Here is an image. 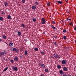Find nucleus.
<instances>
[{
	"label": "nucleus",
	"instance_id": "1",
	"mask_svg": "<svg viewBox=\"0 0 76 76\" xmlns=\"http://www.w3.org/2000/svg\"><path fill=\"white\" fill-rule=\"evenodd\" d=\"M7 54V52L6 51H4V52H1L0 53V56L1 57H3L4 56V54Z\"/></svg>",
	"mask_w": 76,
	"mask_h": 76
},
{
	"label": "nucleus",
	"instance_id": "2",
	"mask_svg": "<svg viewBox=\"0 0 76 76\" xmlns=\"http://www.w3.org/2000/svg\"><path fill=\"white\" fill-rule=\"evenodd\" d=\"M53 56L55 58H56V59H57L58 58H60V55L58 54H56V53L54 54Z\"/></svg>",
	"mask_w": 76,
	"mask_h": 76
},
{
	"label": "nucleus",
	"instance_id": "3",
	"mask_svg": "<svg viewBox=\"0 0 76 76\" xmlns=\"http://www.w3.org/2000/svg\"><path fill=\"white\" fill-rule=\"evenodd\" d=\"M66 60H63L61 62H62V64L64 65V64H66Z\"/></svg>",
	"mask_w": 76,
	"mask_h": 76
},
{
	"label": "nucleus",
	"instance_id": "4",
	"mask_svg": "<svg viewBox=\"0 0 76 76\" xmlns=\"http://www.w3.org/2000/svg\"><path fill=\"white\" fill-rule=\"evenodd\" d=\"M12 69L13 70H15V71H17L18 70V68L15 66H12Z\"/></svg>",
	"mask_w": 76,
	"mask_h": 76
},
{
	"label": "nucleus",
	"instance_id": "5",
	"mask_svg": "<svg viewBox=\"0 0 76 76\" xmlns=\"http://www.w3.org/2000/svg\"><path fill=\"white\" fill-rule=\"evenodd\" d=\"M12 51H15V52H16V53H19V50H18V49H16V48H13Z\"/></svg>",
	"mask_w": 76,
	"mask_h": 76
},
{
	"label": "nucleus",
	"instance_id": "6",
	"mask_svg": "<svg viewBox=\"0 0 76 76\" xmlns=\"http://www.w3.org/2000/svg\"><path fill=\"white\" fill-rule=\"evenodd\" d=\"M14 60L15 61H18V57L17 56H15L14 58Z\"/></svg>",
	"mask_w": 76,
	"mask_h": 76
},
{
	"label": "nucleus",
	"instance_id": "7",
	"mask_svg": "<svg viewBox=\"0 0 76 76\" xmlns=\"http://www.w3.org/2000/svg\"><path fill=\"white\" fill-rule=\"evenodd\" d=\"M63 69L64 72H67V70H68V69L66 68V67H64L63 68Z\"/></svg>",
	"mask_w": 76,
	"mask_h": 76
},
{
	"label": "nucleus",
	"instance_id": "8",
	"mask_svg": "<svg viewBox=\"0 0 76 76\" xmlns=\"http://www.w3.org/2000/svg\"><path fill=\"white\" fill-rule=\"evenodd\" d=\"M4 4L5 6H6V7H7L8 6H9V4L7 3V2H5L4 3Z\"/></svg>",
	"mask_w": 76,
	"mask_h": 76
},
{
	"label": "nucleus",
	"instance_id": "9",
	"mask_svg": "<svg viewBox=\"0 0 76 76\" xmlns=\"http://www.w3.org/2000/svg\"><path fill=\"white\" fill-rule=\"evenodd\" d=\"M9 46L10 47H13V43H11V42L9 43Z\"/></svg>",
	"mask_w": 76,
	"mask_h": 76
},
{
	"label": "nucleus",
	"instance_id": "10",
	"mask_svg": "<svg viewBox=\"0 0 76 76\" xmlns=\"http://www.w3.org/2000/svg\"><path fill=\"white\" fill-rule=\"evenodd\" d=\"M36 7H36V6H35L34 5L32 6L31 7V8H32V9H34V10L36 9Z\"/></svg>",
	"mask_w": 76,
	"mask_h": 76
},
{
	"label": "nucleus",
	"instance_id": "11",
	"mask_svg": "<svg viewBox=\"0 0 76 76\" xmlns=\"http://www.w3.org/2000/svg\"><path fill=\"white\" fill-rule=\"evenodd\" d=\"M56 2H57L58 4H62V1H56Z\"/></svg>",
	"mask_w": 76,
	"mask_h": 76
},
{
	"label": "nucleus",
	"instance_id": "12",
	"mask_svg": "<svg viewBox=\"0 0 76 76\" xmlns=\"http://www.w3.org/2000/svg\"><path fill=\"white\" fill-rule=\"evenodd\" d=\"M21 34H22V33H21V32L18 31V36H20V35H21Z\"/></svg>",
	"mask_w": 76,
	"mask_h": 76
},
{
	"label": "nucleus",
	"instance_id": "13",
	"mask_svg": "<svg viewBox=\"0 0 76 76\" xmlns=\"http://www.w3.org/2000/svg\"><path fill=\"white\" fill-rule=\"evenodd\" d=\"M7 18L8 19H11V16H10V15H8Z\"/></svg>",
	"mask_w": 76,
	"mask_h": 76
},
{
	"label": "nucleus",
	"instance_id": "14",
	"mask_svg": "<svg viewBox=\"0 0 76 76\" xmlns=\"http://www.w3.org/2000/svg\"><path fill=\"white\" fill-rule=\"evenodd\" d=\"M41 66H42L43 69L44 68H45V65H44V64H42V65Z\"/></svg>",
	"mask_w": 76,
	"mask_h": 76
},
{
	"label": "nucleus",
	"instance_id": "15",
	"mask_svg": "<svg viewBox=\"0 0 76 76\" xmlns=\"http://www.w3.org/2000/svg\"><path fill=\"white\" fill-rule=\"evenodd\" d=\"M63 71L62 70H61L60 71H59V73H60L61 74V75H62V74H63Z\"/></svg>",
	"mask_w": 76,
	"mask_h": 76
},
{
	"label": "nucleus",
	"instance_id": "16",
	"mask_svg": "<svg viewBox=\"0 0 76 76\" xmlns=\"http://www.w3.org/2000/svg\"><path fill=\"white\" fill-rule=\"evenodd\" d=\"M2 38L4 39H6V36L5 35H3L2 36Z\"/></svg>",
	"mask_w": 76,
	"mask_h": 76
},
{
	"label": "nucleus",
	"instance_id": "17",
	"mask_svg": "<svg viewBox=\"0 0 76 76\" xmlns=\"http://www.w3.org/2000/svg\"><path fill=\"white\" fill-rule=\"evenodd\" d=\"M34 4H35L36 5H38V4H39V3H38V2L37 1H35L34 2Z\"/></svg>",
	"mask_w": 76,
	"mask_h": 76
},
{
	"label": "nucleus",
	"instance_id": "18",
	"mask_svg": "<svg viewBox=\"0 0 76 76\" xmlns=\"http://www.w3.org/2000/svg\"><path fill=\"white\" fill-rule=\"evenodd\" d=\"M51 26L52 27V28L53 29H55V28H55V27L53 26V24H51Z\"/></svg>",
	"mask_w": 76,
	"mask_h": 76
},
{
	"label": "nucleus",
	"instance_id": "19",
	"mask_svg": "<svg viewBox=\"0 0 76 76\" xmlns=\"http://www.w3.org/2000/svg\"><path fill=\"white\" fill-rule=\"evenodd\" d=\"M8 67H7L5 69H4L3 70V72H5V71H6V70H7V69H8Z\"/></svg>",
	"mask_w": 76,
	"mask_h": 76
},
{
	"label": "nucleus",
	"instance_id": "20",
	"mask_svg": "<svg viewBox=\"0 0 76 76\" xmlns=\"http://www.w3.org/2000/svg\"><path fill=\"white\" fill-rule=\"evenodd\" d=\"M45 72H46V73H48V69H46L45 70Z\"/></svg>",
	"mask_w": 76,
	"mask_h": 76
},
{
	"label": "nucleus",
	"instance_id": "21",
	"mask_svg": "<svg viewBox=\"0 0 76 76\" xmlns=\"http://www.w3.org/2000/svg\"><path fill=\"white\" fill-rule=\"evenodd\" d=\"M47 5L48 6H50V2H48V3H47Z\"/></svg>",
	"mask_w": 76,
	"mask_h": 76
},
{
	"label": "nucleus",
	"instance_id": "22",
	"mask_svg": "<svg viewBox=\"0 0 76 76\" xmlns=\"http://www.w3.org/2000/svg\"><path fill=\"white\" fill-rule=\"evenodd\" d=\"M21 26H22V28H25V25H24L23 24H22L21 25Z\"/></svg>",
	"mask_w": 76,
	"mask_h": 76
},
{
	"label": "nucleus",
	"instance_id": "23",
	"mask_svg": "<svg viewBox=\"0 0 76 76\" xmlns=\"http://www.w3.org/2000/svg\"><path fill=\"white\" fill-rule=\"evenodd\" d=\"M34 50H35V51H38V49L37 48H35Z\"/></svg>",
	"mask_w": 76,
	"mask_h": 76
},
{
	"label": "nucleus",
	"instance_id": "24",
	"mask_svg": "<svg viewBox=\"0 0 76 76\" xmlns=\"http://www.w3.org/2000/svg\"><path fill=\"white\" fill-rule=\"evenodd\" d=\"M45 22H45V21H42V25H44V24H45Z\"/></svg>",
	"mask_w": 76,
	"mask_h": 76
},
{
	"label": "nucleus",
	"instance_id": "25",
	"mask_svg": "<svg viewBox=\"0 0 76 76\" xmlns=\"http://www.w3.org/2000/svg\"><path fill=\"white\" fill-rule=\"evenodd\" d=\"M41 53L43 55H44L45 54V52H43V51H42L41 52Z\"/></svg>",
	"mask_w": 76,
	"mask_h": 76
},
{
	"label": "nucleus",
	"instance_id": "26",
	"mask_svg": "<svg viewBox=\"0 0 76 76\" xmlns=\"http://www.w3.org/2000/svg\"><path fill=\"white\" fill-rule=\"evenodd\" d=\"M63 38L64 39H67V37H66V36H63Z\"/></svg>",
	"mask_w": 76,
	"mask_h": 76
},
{
	"label": "nucleus",
	"instance_id": "27",
	"mask_svg": "<svg viewBox=\"0 0 76 76\" xmlns=\"http://www.w3.org/2000/svg\"><path fill=\"white\" fill-rule=\"evenodd\" d=\"M28 53V51L27 50H26L25 51V55H27V53Z\"/></svg>",
	"mask_w": 76,
	"mask_h": 76
},
{
	"label": "nucleus",
	"instance_id": "28",
	"mask_svg": "<svg viewBox=\"0 0 76 76\" xmlns=\"http://www.w3.org/2000/svg\"><path fill=\"white\" fill-rule=\"evenodd\" d=\"M10 61L11 62V63H14V61H13V60H10Z\"/></svg>",
	"mask_w": 76,
	"mask_h": 76
},
{
	"label": "nucleus",
	"instance_id": "29",
	"mask_svg": "<svg viewBox=\"0 0 76 76\" xmlns=\"http://www.w3.org/2000/svg\"><path fill=\"white\" fill-rule=\"evenodd\" d=\"M1 13L2 15H4L5 14L4 12H3V11H2V12H1Z\"/></svg>",
	"mask_w": 76,
	"mask_h": 76
},
{
	"label": "nucleus",
	"instance_id": "30",
	"mask_svg": "<svg viewBox=\"0 0 76 76\" xmlns=\"http://www.w3.org/2000/svg\"><path fill=\"white\" fill-rule=\"evenodd\" d=\"M3 17H0V20L1 21L3 20Z\"/></svg>",
	"mask_w": 76,
	"mask_h": 76
},
{
	"label": "nucleus",
	"instance_id": "31",
	"mask_svg": "<svg viewBox=\"0 0 76 76\" xmlns=\"http://www.w3.org/2000/svg\"><path fill=\"white\" fill-rule=\"evenodd\" d=\"M33 22H36V18H34L32 19Z\"/></svg>",
	"mask_w": 76,
	"mask_h": 76
},
{
	"label": "nucleus",
	"instance_id": "32",
	"mask_svg": "<svg viewBox=\"0 0 76 76\" xmlns=\"http://www.w3.org/2000/svg\"><path fill=\"white\" fill-rule=\"evenodd\" d=\"M42 20V21H45V20L44 19V18H42L41 19Z\"/></svg>",
	"mask_w": 76,
	"mask_h": 76
},
{
	"label": "nucleus",
	"instance_id": "33",
	"mask_svg": "<svg viewBox=\"0 0 76 76\" xmlns=\"http://www.w3.org/2000/svg\"><path fill=\"white\" fill-rule=\"evenodd\" d=\"M26 0H22V2L23 3H25Z\"/></svg>",
	"mask_w": 76,
	"mask_h": 76
},
{
	"label": "nucleus",
	"instance_id": "34",
	"mask_svg": "<svg viewBox=\"0 0 76 76\" xmlns=\"http://www.w3.org/2000/svg\"><path fill=\"white\" fill-rule=\"evenodd\" d=\"M57 67L58 69H60L61 68V66L60 65L57 66Z\"/></svg>",
	"mask_w": 76,
	"mask_h": 76
},
{
	"label": "nucleus",
	"instance_id": "35",
	"mask_svg": "<svg viewBox=\"0 0 76 76\" xmlns=\"http://www.w3.org/2000/svg\"><path fill=\"white\" fill-rule=\"evenodd\" d=\"M39 66H41L42 65V64L41 63H39Z\"/></svg>",
	"mask_w": 76,
	"mask_h": 76
},
{
	"label": "nucleus",
	"instance_id": "36",
	"mask_svg": "<svg viewBox=\"0 0 76 76\" xmlns=\"http://www.w3.org/2000/svg\"><path fill=\"white\" fill-rule=\"evenodd\" d=\"M63 76H68L66 74H63Z\"/></svg>",
	"mask_w": 76,
	"mask_h": 76
},
{
	"label": "nucleus",
	"instance_id": "37",
	"mask_svg": "<svg viewBox=\"0 0 76 76\" xmlns=\"http://www.w3.org/2000/svg\"><path fill=\"white\" fill-rule=\"evenodd\" d=\"M57 42H54V45H56V46H57Z\"/></svg>",
	"mask_w": 76,
	"mask_h": 76
},
{
	"label": "nucleus",
	"instance_id": "38",
	"mask_svg": "<svg viewBox=\"0 0 76 76\" xmlns=\"http://www.w3.org/2000/svg\"><path fill=\"white\" fill-rule=\"evenodd\" d=\"M63 32H64V33L66 32V29H64L63 30Z\"/></svg>",
	"mask_w": 76,
	"mask_h": 76
},
{
	"label": "nucleus",
	"instance_id": "39",
	"mask_svg": "<svg viewBox=\"0 0 76 76\" xmlns=\"http://www.w3.org/2000/svg\"><path fill=\"white\" fill-rule=\"evenodd\" d=\"M70 19V18H67V21H69V20Z\"/></svg>",
	"mask_w": 76,
	"mask_h": 76
},
{
	"label": "nucleus",
	"instance_id": "40",
	"mask_svg": "<svg viewBox=\"0 0 76 76\" xmlns=\"http://www.w3.org/2000/svg\"><path fill=\"white\" fill-rule=\"evenodd\" d=\"M24 40L26 42H27V41H28V39H24Z\"/></svg>",
	"mask_w": 76,
	"mask_h": 76
},
{
	"label": "nucleus",
	"instance_id": "41",
	"mask_svg": "<svg viewBox=\"0 0 76 76\" xmlns=\"http://www.w3.org/2000/svg\"><path fill=\"white\" fill-rule=\"evenodd\" d=\"M54 37V38L55 39L56 38H57V35H55L54 36H53Z\"/></svg>",
	"mask_w": 76,
	"mask_h": 76
},
{
	"label": "nucleus",
	"instance_id": "42",
	"mask_svg": "<svg viewBox=\"0 0 76 76\" xmlns=\"http://www.w3.org/2000/svg\"><path fill=\"white\" fill-rule=\"evenodd\" d=\"M52 23H53V24H55L56 23V22L54 21H53Z\"/></svg>",
	"mask_w": 76,
	"mask_h": 76
},
{
	"label": "nucleus",
	"instance_id": "43",
	"mask_svg": "<svg viewBox=\"0 0 76 76\" xmlns=\"http://www.w3.org/2000/svg\"><path fill=\"white\" fill-rule=\"evenodd\" d=\"M65 1L66 2V3H67L68 2V0H65Z\"/></svg>",
	"mask_w": 76,
	"mask_h": 76
},
{
	"label": "nucleus",
	"instance_id": "44",
	"mask_svg": "<svg viewBox=\"0 0 76 76\" xmlns=\"http://www.w3.org/2000/svg\"><path fill=\"white\" fill-rule=\"evenodd\" d=\"M72 25V23H69V25L70 26H71V25Z\"/></svg>",
	"mask_w": 76,
	"mask_h": 76
},
{
	"label": "nucleus",
	"instance_id": "45",
	"mask_svg": "<svg viewBox=\"0 0 76 76\" xmlns=\"http://www.w3.org/2000/svg\"><path fill=\"white\" fill-rule=\"evenodd\" d=\"M27 73L29 75H30V72H27Z\"/></svg>",
	"mask_w": 76,
	"mask_h": 76
},
{
	"label": "nucleus",
	"instance_id": "46",
	"mask_svg": "<svg viewBox=\"0 0 76 76\" xmlns=\"http://www.w3.org/2000/svg\"><path fill=\"white\" fill-rule=\"evenodd\" d=\"M75 31H76V26H75L74 28Z\"/></svg>",
	"mask_w": 76,
	"mask_h": 76
},
{
	"label": "nucleus",
	"instance_id": "47",
	"mask_svg": "<svg viewBox=\"0 0 76 76\" xmlns=\"http://www.w3.org/2000/svg\"><path fill=\"white\" fill-rule=\"evenodd\" d=\"M0 41H3V40H2V39H0Z\"/></svg>",
	"mask_w": 76,
	"mask_h": 76
},
{
	"label": "nucleus",
	"instance_id": "48",
	"mask_svg": "<svg viewBox=\"0 0 76 76\" xmlns=\"http://www.w3.org/2000/svg\"><path fill=\"white\" fill-rule=\"evenodd\" d=\"M50 57L51 58H54V57H53V56H51Z\"/></svg>",
	"mask_w": 76,
	"mask_h": 76
},
{
	"label": "nucleus",
	"instance_id": "49",
	"mask_svg": "<svg viewBox=\"0 0 76 76\" xmlns=\"http://www.w3.org/2000/svg\"><path fill=\"white\" fill-rule=\"evenodd\" d=\"M40 76H44V75H43V74H41Z\"/></svg>",
	"mask_w": 76,
	"mask_h": 76
},
{
	"label": "nucleus",
	"instance_id": "50",
	"mask_svg": "<svg viewBox=\"0 0 76 76\" xmlns=\"http://www.w3.org/2000/svg\"><path fill=\"white\" fill-rule=\"evenodd\" d=\"M71 20H71V19L70 18V19H69V22H70V21H71Z\"/></svg>",
	"mask_w": 76,
	"mask_h": 76
},
{
	"label": "nucleus",
	"instance_id": "51",
	"mask_svg": "<svg viewBox=\"0 0 76 76\" xmlns=\"http://www.w3.org/2000/svg\"><path fill=\"white\" fill-rule=\"evenodd\" d=\"M4 42L5 43V44H6V43H6V42Z\"/></svg>",
	"mask_w": 76,
	"mask_h": 76
},
{
	"label": "nucleus",
	"instance_id": "52",
	"mask_svg": "<svg viewBox=\"0 0 76 76\" xmlns=\"http://www.w3.org/2000/svg\"><path fill=\"white\" fill-rule=\"evenodd\" d=\"M6 44L7 45H8V44L7 43H6Z\"/></svg>",
	"mask_w": 76,
	"mask_h": 76
},
{
	"label": "nucleus",
	"instance_id": "53",
	"mask_svg": "<svg viewBox=\"0 0 76 76\" xmlns=\"http://www.w3.org/2000/svg\"><path fill=\"white\" fill-rule=\"evenodd\" d=\"M62 21L63 22H63V20H62Z\"/></svg>",
	"mask_w": 76,
	"mask_h": 76
},
{
	"label": "nucleus",
	"instance_id": "54",
	"mask_svg": "<svg viewBox=\"0 0 76 76\" xmlns=\"http://www.w3.org/2000/svg\"><path fill=\"white\" fill-rule=\"evenodd\" d=\"M37 1H39V0H37Z\"/></svg>",
	"mask_w": 76,
	"mask_h": 76
}]
</instances>
